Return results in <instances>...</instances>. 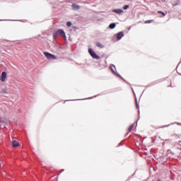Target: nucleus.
<instances>
[{
    "instance_id": "6ab92c4d",
    "label": "nucleus",
    "mask_w": 181,
    "mask_h": 181,
    "mask_svg": "<svg viewBox=\"0 0 181 181\" xmlns=\"http://www.w3.org/2000/svg\"><path fill=\"white\" fill-rule=\"evenodd\" d=\"M110 70L112 71V73H114V69H112V66H110Z\"/></svg>"
},
{
    "instance_id": "dca6fc26",
    "label": "nucleus",
    "mask_w": 181,
    "mask_h": 181,
    "mask_svg": "<svg viewBox=\"0 0 181 181\" xmlns=\"http://www.w3.org/2000/svg\"><path fill=\"white\" fill-rule=\"evenodd\" d=\"M136 107L137 110H139V105L138 104L136 99Z\"/></svg>"
},
{
    "instance_id": "412c9836",
    "label": "nucleus",
    "mask_w": 181,
    "mask_h": 181,
    "mask_svg": "<svg viewBox=\"0 0 181 181\" xmlns=\"http://www.w3.org/2000/svg\"><path fill=\"white\" fill-rule=\"evenodd\" d=\"M157 181H160V179H158Z\"/></svg>"
},
{
    "instance_id": "4468645a",
    "label": "nucleus",
    "mask_w": 181,
    "mask_h": 181,
    "mask_svg": "<svg viewBox=\"0 0 181 181\" xmlns=\"http://www.w3.org/2000/svg\"><path fill=\"white\" fill-rule=\"evenodd\" d=\"M128 8H129V5H125L123 7V9H124V11H127V9H128Z\"/></svg>"
},
{
    "instance_id": "0eeeda50",
    "label": "nucleus",
    "mask_w": 181,
    "mask_h": 181,
    "mask_svg": "<svg viewBox=\"0 0 181 181\" xmlns=\"http://www.w3.org/2000/svg\"><path fill=\"white\" fill-rule=\"evenodd\" d=\"M11 145H12L13 148H18V146H19V143H18V141H16V140H13L11 143Z\"/></svg>"
},
{
    "instance_id": "f257e3e1",
    "label": "nucleus",
    "mask_w": 181,
    "mask_h": 181,
    "mask_svg": "<svg viewBox=\"0 0 181 181\" xmlns=\"http://www.w3.org/2000/svg\"><path fill=\"white\" fill-rule=\"evenodd\" d=\"M62 36V37H64V39H66V33H64V30L60 29V30H57L54 33V39H56V37H57V36Z\"/></svg>"
},
{
    "instance_id": "ddd939ff",
    "label": "nucleus",
    "mask_w": 181,
    "mask_h": 181,
    "mask_svg": "<svg viewBox=\"0 0 181 181\" xmlns=\"http://www.w3.org/2000/svg\"><path fill=\"white\" fill-rule=\"evenodd\" d=\"M152 22H153V20H148V21H146L144 23H152Z\"/></svg>"
},
{
    "instance_id": "9b49d317",
    "label": "nucleus",
    "mask_w": 181,
    "mask_h": 181,
    "mask_svg": "<svg viewBox=\"0 0 181 181\" xmlns=\"http://www.w3.org/2000/svg\"><path fill=\"white\" fill-rule=\"evenodd\" d=\"M96 46L98 47H100V49H103V47H104V46L103 45V44H101L100 42H96Z\"/></svg>"
},
{
    "instance_id": "2eb2a0df",
    "label": "nucleus",
    "mask_w": 181,
    "mask_h": 181,
    "mask_svg": "<svg viewBox=\"0 0 181 181\" xmlns=\"http://www.w3.org/2000/svg\"><path fill=\"white\" fill-rule=\"evenodd\" d=\"M109 28L110 29H114V23H111L110 25H109Z\"/></svg>"
},
{
    "instance_id": "f3484780",
    "label": "nucleus",
    "mask_w": 181,
    "mask_h": 181,
    "mask_svg": "<svg viewBox=\"0 0 181 181\" xmlns=\"http://www.w3.org/2000/svg\"><path fill=\"white\" fill-rule=\"evenodd\" d=\"M158 13H161L163 16H165L166 14L163 13V11H158Z\"/></svg>"
},
{
    "instance_id": "7ed1b4c3",
    "label": "nucleus",
    "mask_w": 181,
    "mask_h": 181,
    "mask_svg": "<svg viewBox=\"0 0 181 181\" xmlns=\"http://www.w3.org/2000/svg\"><path fill=\"white\" fill-rule=\"evenodd\" d=\"M88 53L90 54L91 57H93V59H95L96 60L100 59V57L97 55V54H95L92 49H88Z\"/></svg>"
},
{
    "instance_id": "39448f33",
    "label": "nucleus",
    "mask_w": 181,
    "mask_h": 181,
    "mask_svg": "<svg viewBox=\"0 0 181 181\" xmlns=\"http://www.w3.org/2000/svg\"><path fill=\"white\" fill-rule=\"evenodd\" d=\"M0 80H1V81H2V82H4V81H5V80H6V72L3 71V72L1 73V76H0Z\"/></svg>"
},
{
    "instance_id": "20e7f679",
    "label": "nucleus",
    "mask_w": 181,
    "mask_h": 181,
    "mask_svg": "<svg viewBox=\"0 0 181 181\" xmlns=\"http://www.w3.org/2000/svg\"><path fill=\"white\" fill-rule=\"evenodd\" d=\"M124 34L122 32H119L117 34L116 39L117 40H121L124 37Z\"/></svg>"
},
{
    "instance_id": "a211bd4d",
    "label": "nucleus",
    "mask_w": 181,
    "mask_h": 181,
    "mask_svg": "<svg viewBox=\"0 0 181 181\" xmlns=\"http://www.w3.org/2000/svg\"><path fill=\"white\" fill-rule=\"evenodd\" d=\"M66 25L69 26V27L71 26V22L68 21V22L66 23Z\"/></svg>"
},
{
    "instance_id": "f03ea898",
    "label": "nucleus",
    "mask_w": 181,
    "mask_h": 181,
    "mask_svg": "<svg viewBox=\"0 0 181 181\" xmlns=\"http://www.w3.org/2000/svg\"><path fill=\"white\" fill-rule=\"evenodd\" d=\"M44 55L48 60H56V59H57L55 55H53L49 52H44Z\"/></svg>"
},
{
    "instance_id": "aec40b11",
    "label": "nucleus",
    "mask_w": 181,
    "mask_h": 181,
    "mask_svg": "<svg viewBox=\"0 0 181 181\" xmlns=\"http://www.w3.org/2000/svg\"><path fill=\"white\" fill-rule=\"evenodd\" d=\"M116 25H117V24L114 23V28H115Z\"/></svg>"
},
{
    "instance_id": "6e6552de",
    "label": "nucleus",
    "mask_w": 181,
    "mask_h": 181,
    "mask_svg": "<svg viewBox=\"0 0 181 181\" xmlns=\"http://www.w3.org/2000/svg\"><path fill=\"white\" fill-rule=\"evenodd\" d=\"M134 127H135V124H132L128 129V132L127 133L126 136L128 135V134H129V132H131L132 131V129H134Z\"/></svg>"
},
{
    "instance_id": "f8f14e48",
    "label": "nucleus",
    "mask_w": 181,
    "mask_h": 181,
    "mask_svg": "<svg viewBox=\"0 0 181 181\" xmlns=\"http://www.w3.org/2000/svg\"><path fill=\"white\" fill-rule=\"evenodd\" d=\"M0 121H1V122H6V119L1 117V118H0Z\"/></svg>"
},
{
    "instance_id": "423d86ee",
    "label": "nucleus",
    "mask_w": 181,
    "mask_h": 181,
    "mask_svg": "<svg viewBox=\"0 0 181 181\" xmlns=\"http://www.w3.org/2000/svg\"><path fill=\"white\" fill-rule=\"evenodd\" d=\"M115 13H117V15H122L124 13V10L121 8H117L114 10Z\"/></svg>"
},
{
    "instance_id": "9d476101",
    "label": "nucleus",
    "mask_w": 181,
    "mask_h": 181,
    "mask_svg": "<svg viewBox=\"0 0 181 181\" xmlns=\"http://www.w3.org/2000/svg\"><path fill=\"white\" fill-rule=\"evenodd\" d=\"M115 76H117V77H119L120 78H122L123 80V81H124L125 83H127V81L124 79V78H122V76H121V75H119L118 73H115ZM128 84V83H127Z\"/></svg>"
},
{
    "instance_id": "1a4fd4ad",
    "label": "nucleus",
    "mask_w": 181,
    "mask_h": 181,
    "mask_svg": "<svg viewBox=\"0 0 181 181\" xmlns=\"http://www.w3.org/2000/svg\"><path fill=\"white\" fill-rule=\"evenodd\" d=\"M72 8H73V9H80V6H78L76 4H72Z\"/></svg>"
},
{
    "instance_id": "4be33fe9",
    "label": "nucleus",
    "mask_w": 181,
    "mask_h": 181,
    "mask_svg": "<svg viewBox=\"0 0 181 181\" xmlns=\"http://www.w3.org/2000/svg\"><path fill=\"white\" fill-rule=\"evenodd\" d=\"M139 114V110L138 111Z\"/></svg>"
}]
</instances>
